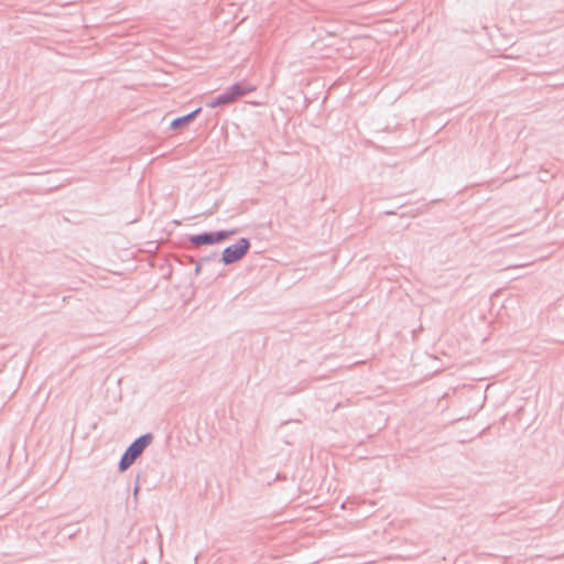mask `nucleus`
Listing matches in <instances>:
<instances>
[{
  "mask_svg": "<svg viewBox=\"0 0 564 564\" xmlns=\"http://www.w3.org/2000/svg\"><path fill=\"white\" fill-rule=\"evenodd\" d=\"M150 436H141L129 446L119 464L121 471L126 470L129 466L133 464L138 456L150 444Z\"/></svg>",
  "mask_w": 564,
  "mask_h": 564,
  "instance_id": "1",
  "label": "nucleus"
},
{
  "mask_svg": "<svg viewBox=\"0 0 564 564\" xmlns=\"http://www.w3.org/2000/svg\"><path fill=\"white\" fill-rule=\"evenodd\" d=\"M249 242L247 239H240L236 245L224 250L223 260L225 263H231L239 260L248 250Z\"/></svg>",
  "mask_w": 564,
  "mask_h": 564,
  "instance_id": "2",
  "label": "nucleus"
},
{
  "mask_svg": "<svg viewBox=\"0 0 564 564\" xmlns=\"http://www.w3.org/2000/svg\"><path fill=\"white\" fill-rule=\"evenodd\" d=\"M245 94L246 90L240 85H234L226 93L218 96L214 101H212L209 104V107L215 108L221 105L234 102L238 98L242 97Z\"/></svg>",
  "mask_w": 564,
  "mask_h": 564,
  "instance_id": "3",
  "label": "nucleus"
},
{
  "mask_svg": "<svg viewBox=\"0 0 564 564\" xmlns=\"http://www.w3.org/2000/svg\"><path fill=\"white\" fill-rule=\"evenodd\" d=\"M231 234H234V231H231V232L220 231L217 234H204V235H198V236L193 237L192 240L196 245L216 243V242H219V241L226 239Z\"/></svg>",
  "mask_w": 564,
  "mask_h": 564,
  "instance_id": "4",
  "label": "nucleus"
},
{
  "mask_svg": "<svg viewBox=\"0 0 564 564\" xmlns=\"http://www.w3.org/2000/svg\"><path fill=\"white\" fill-rule=\"evenodd\" d=\"M199 111H200V108H197L192 113L173 120L171 123L172 128L176 129V128L181 127L182 124L188 123Z\"/></svg>",
  "mask_w": 564,
  "mask_h": 564,
  "instance_id": "5",
  "label": "nucleus"
}]
</instances>
